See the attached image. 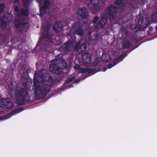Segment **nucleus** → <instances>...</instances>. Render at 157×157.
<instances>
[{
  "mask_svg": "<svg viewBox=\"0 0 157 157\" xmlns=\"http://www.w3.org/2000/svg\"><path fill=\"white\" fill-rule=\"evenodd\" d=\"M124 0H116L114 4L119 7L111 4L106 10L103 15L101 19L100 20L96 25V28L99 29L103 28L106 24L107 21L109 19L110 22L113 24H117L119 21V16L123 12L124 10L127 8H130L131 5L126 2H124ZM105 12H106L105 10Z\"/></svg>",
  "mask_w": 157,
  "mask_h": 157,
  "instance_id": "obj_1",
  "label": "nucleus"
},
{
  "mask_svg": "<svg viewBox=\"0 0 157 157\" xmlns=\"http://www.w3.org/2000/svg\"><path fill=\"white\" fill-rule=\"evenodd\" d=\"M40 77L43 80V85L41 86L34 82V94L37 100L44 98L50 91V87L56 84V80L52 78L48 71L42 69L38 73L36 72L34 75V80Z\"/></svg>",
  "mask_w": 157,
  "mask_h": 157,
  "instance_id": "obj_2",
  "label": "nucleus"
},
{
  "mask_svg": "<svg viewBox=\"0 0 157 157\" xmlns=\"http://www.w3.org/2000/svg\"><path fill=\"white\" fill-rule=\"evenodd\" d=\"M87 47V45L85 44H82L79 46V44L78 43L75 48V50L77 51L79 54L82 53L81 58L83 65L85 66L90 64L92 59V54L91 53L86 52L82 53L86 50Z\"/></svg>",
  "mask_w": 157,
  "mask_h": 157,
  "instance_id": "obj_3",
  "label": "nucleus"
},
{
  "mask_svg": "<svg viewBox=\"0 0 157 157\" xmlns=\"http://www.w3.org/2000/svg\"><path fill=\"white\" fill-rule=\"evenodd\" d=\"M30 91L26 88H20L16 90L15 96L18 104L22 105L30 101L29 92Z\"/></svg>",
  "mask_w": 157,
  "mask_h": 157,
  "instance_id": "obj_4",
  "label": "nucleus"
},
{
  "mask_svg": "<svg viewBox=\"0 0 157 157\" xmlns=\"http://www.w3.org/2000/svg\"><path fill=\"white\" fill-rule=\"evenodd\" d=\"M62 59V58L57 56L55 59L52 60V64L50 65V69L52 72L58 75L63 74L64 66Z\"/></svg>",
  "mask_w": 157,
  "mask_h": 157,
  "instance_id": "obj_5",
  "label": "nucleus"
},
{
  "mask_svg": "<svg viewBox=\"0 0 157 157\" xmlns=\"http://www.w3.org/2000/svg\"><path fill=\"white\" fill-rule=\"evenodd\" d=\"M150 22V21L147 18H143L140 19L138 21L139 26L141 27V30L142 31L144 30L148 26Z\"/></svg>",
  "mask_w": 157,
  "mask_h": 157,
  "instance_id": "obj_6",
  "label": "nucleus"
},
{
  "mask_svg": "<svg viewBox=\"0 0 157 157\" xmlns=\"http://www.w3.org/2000/svg\"><path fill=\"white\" fill-rule=\"evenodd\" d=\"M72 43L68 40L64 43L63 45L61 46L60 49L63 52L64 54H68L70 52L72 46Z\"/></svg>",
  "mask_w": 157,
  "mask_h": 157,
  "instance_id": "obj_7",
  "label": "nucleus"
},
{
  "mask_svg": "<svg viewBox=\"0 0 157 157\" xmlns=\"http://www.w3.org/2000/svg\"><path fill=\"white\" fill-rule=\"evenodd\" d=\"M78 13L82 19L86 18L88 16L89 13L86 8L84 7H80L78 9Z\"/></svg>",
  "mask_w": 157,
  "mask_h": 157,
  "instance_id": "obj_8",
  "label": "nucleus"
},
{
  "mask_svg": "<svg viewBox=\"0 0 157 157\" xmlns=\"http://www.w3.org/2000/svg\"><path fill=\"white\" fill-rule=\"evenodd\" d=\"M127 55V54L125 53L121 54L119 57L113 62V64L112 63H109V64L108 66V68L109 69L111 68L113 66L116 65L117 64L122 61Z\"/></svg>",
  "mask_w": 157,
  "mask_h": 157,
  "instance_id": "obj_9",
  "label": "nucleus"
},
{
  "mask_svg": "<svg viewBox=\"0 0 157 157\" xmlns=\"http://www.w3.org/2000/svg\"><path fill=\"white\" fill-rule=\"evenodd\" d=\"M24 108L23 107H21L18 108L12 111L10 113L9 115H5L4 116L0 117V120H6L9 119L10 117V115H13L15 113H17L23 111Z\"/></svg>",
  "mask_w": 157,
  "mask_h": 157,
  "instance_id": "obj_10",
  "label": "nucleus"
},
{
  "mask_svg": "<svg viewBox=\"0 0 157 157\" xmlns=\"http://www.w3.org/2000/svg\"><path fill=\"white\" fill-rule=\"evenodd\" d=\"M24 108L23 107H21L18 108L12 111L10 113L9 115H5L4 116L0 117V120H6L9 119L10 117V115H13L15 113H17L23 111Z\"/></svg>",
  "mask_w": 157,
  "mask_h": 157,
  "instance_id": "obj_11",
  "label": "nucleus"
},
{
  "mask_svg": "<svg viewBox=\"0 0 157 157\" xmlns=\"http://www.w3.org/2000/svg\"><path fill=\"white\" fill-rule=\"evenodd\" d=\"M63 28V22L61 21H58L54 23L53 26V29L56 33H58Z\"/></svg>",
  "mask_w": 157,
  "mask_h": 157,
  "instance_id": "obj_12",
  "label": "nucleus"
},
{
  "mask_svg": "<svg viewBox=\"0 0 157 157\" xmlns=\"http://www.w3.org/2000/svg\"><path fill=\"white\" fill-rule=\"evenodd\" d=\"M87 6L94 13L98 12L100 10L101 8L98 4L96 3L95 4L91 2L88 3Z\"/></svg>",
  "mask_w": 157,
  "mask_h": 157,
  "instance_id": "obj_13",
  "label": "nucleus"
},
{
  "mask_svg": "<svg viewBox=\"0 0 157 157\" xmlns=\"http://www.w3.org/2000/svg\"><path fill=\"white\" fill-rule=\"evenodd\" d=\"M50 27L48 25H46L44 29L43 34L44 37L48 39L52 38V35L50 33Z\"/></svg>",
  "mask_w": 157,
  "mask_h": 157,
  "instance_id": "obj_14",
  "label": "nucleus"
},
{
  "mask_svg": "<svg viewBox=\"0 0 157 157\" xmlns=\"http://www.w3.org/2000/svg\"><path fill=\"white\" fill-rule=\"evenodd\" d=\"M29 23L26 22L22 23L20 27V31L21 33H22L24 31H27L29 29Z\"/></svg>",
  "mask_w": 157,
  "mask_h": 157,
  "instance_id": "obj_15",
  "label": "nucleus"
},
{
  "mask_svg": "<svg viewBox=\"0 0 157 157\" xmlns=\"http://www.w3.org/2000/svg\"><path fill=\"white\" fill-rule=\"evenodd\" d=\"M132 45V43L130 40H124L122 42V46L123 48H129Z\"/></svg>",
  "mask_w": 157,
  "mask_h": 157,
  "instance_id": "obj_16",
  "label": "nucleus"
},
{
  "mask_svg": "<svg viewBox=\"0 0 157 157\" xmlns=\"http://www.w3.org/2000/svg\"><path fill=\"white\" fill-rule=\"evenodd\" d=\"M5 16H3L1 18V27L2 30H5L6 28L7 20Z\"/></svg>",
  "mask_w": 157,
  "mask_h": 157,
  "instance_id": "obj_17",
  "label": "nucleus"
},
{
  "mask_svg": "<svg viewBox=\"0 0 157 157\" xmlns=\"http://www.w3.org/2000/svg\"><path fill=\"white\" fill-rule=\"evenodd\" d=\"M82 24L79 21L75 22L72 26L73 29L74 30L80 28H82Z\"/></svg>",
  "mask_w": 157,
  "mask_h": 157,
  "instance_id": "obj_18",
  "label": "nucleus"
},
{
  "mask_svg": "<svg viewBox=\"0 0 157 157\" xmlns=\"http://www.w3.org/2000/svg\"><path fill=\"white\" fill-rule=\"evenodd\" d=\"M27 66L26 65H23L19 71L21 75L23 74V75H24L27 74L28 73V69H27Z\"/></svg>",
  "mask_w": 157,
  "mask_h": 157,
  "instance_id": "obj_19",
  "label": "nucleus"
},
{
  "mask_svg": "<svg viewBox=\"0 0 157 157\" xmlns=\"http://www.w3.org/2000/svg\"><path fill=\"white\" fill-rule=\"evenodd\" d=\"M13 23L16 28H18L20 27L22 23V21L19 19L14 20L13 21Z\"/></svg>",
  "mask_w": 157,
  "mask_h": 157,
  "instance_id": "obj_20",
  "label": "nucleus"
},
{
  "mask_svg": "<svg viewBox=\"0 0 157 157\" xmlns=\"http://www.w3.org/2000/svg\"><path fill=\"white\" fill-rule=\"evenodd\" d=\"M23 84L24 87L23 88H26L27 90L30 91L31 86L28 80H25L23 82Z\"/></svg>",
  "mask_w": 157,
  "mask_h": 157,
  "instance_id": "obj_21",
  "label": "nucleus"
},
{
  "mask_svg": "<svg viewBox=\"0 0 157 157\" xmlns=\"http://www.w3.org/2000/svg\"><path fill=\"white\" fill-rule=\"evenodd\" d=\"M9 102L6 99H3L0 101V105H2V107H8Z\"/></svg>",
  "mask_w": 157,
  "mask_h": 157,
  "instance_id": "obj_22",
  "label": "nucleus"
},
{
  "mask_svg": "<svg viewBox=\"0 0 157 157\" xmlns=\"http://www.w3.org/2000/svg\"><path fill=\"white\" fill-rule=\"evenodd\" d=\"M75 33L80 37H82L84 35V31L82 28L75 30Z\"/></svg>",
  "mask_w": 157,
  "mask_h": 157,
  "instance_id": "obj_23",
  "label": "nucleus"
},
{
  "mask_svg": "<svg viewBox=\"0 0 157 157\" xmlns=\"http://www.w3.org/2000/svg\"><path fill=\"white\" fill-rule=\"evenodd\" d=\"M21 13L22 16L27 17L29 15V11L28 9H22L21 10Z\"/></svg>",
  "mask_w": 157,
  "mask_h": 157,
  "instance_id": "obj_24",
  "label": "nucleus"
},
{
  "mask_svg": "<svg viewBox=\"0 0 157 157\" xmlns=\"http://www.w3.org/2000/svg\"><path fill=\"white\" fill-rule=\"evenodd\" d=\"M151 20L152 21L157 23V11L152 14Z\"/></svg>",
  "mask_w": 157,
  "mask_h": 157,
  "instance_id": "obj_25",
  "label": "nucleus"
},
{
  "mask_svg": "<svg viewBox=\"0 0 157 157\" xmlns=\"http://www.w3.org/2000/svg\"><path fill=\"white\" fill-rule=\"evenodd\" d=\"M96 68L92 69L88 68V74L90 75H93L99 71Z\"/></svg>",
  "mask_w": 157,
  "mask_h": 157,
  "instance_id": "obj_26",
  "label": "nucleus"
},
{
  "mask_svg": "<svg viewBox=\"0 0 157 157\" xmlns=\"http://www.w3.org/2000/svg\"><path fill=\"white\" fill-rule=\"evenodd\" d=\"M47 9H45L44 6H42L41 7L40 9V16L41 17H42L44 15V14L45 13Z\"/></svg>",
  "mask_w": 157,
  "mask_h": 157,
  "instance_id": "obj_27",
  "label": "nucleus"
},
{
  "mask_svg": "<svg viewBox=\"0 0 157 157\" xmlns=\"http://www.w3.org/2000/svg\"><path fill=\"white\" fill-rule=\"evenodd\" d=\"M42 40H41V38H40L39 39V40L38 41V43L36 45V46L34 48L33 50V52H34L35 53H37V52H38L39 51V49L40 48H38V47H40V46H38V44L40 43V41H41Z\"/></svg>",
  "mask_w": 157,
  "mask_h": 157,
  "instance_id": "obj_28",
  "label": "nucleus"
},
{
  "mask_svg": "<svg viewBox=\"0 0 157 157\" xmlns=\"http://www.w3.org/2000/svg\"><path fill=\"white\" fill-rule=\"evenodd\" d=\"M50 3L48 0H45L44 2V5L43 6H44L45 9H48L49 8L50 5Z\"/></svg>",
  "mask_w": 157,
  "mask_h": 157,
  "instance_id": "obj_29",
  "label": "nucleus"
},
{
  "mask_svg": "<svg viewBox=\"0 0 157 157\" xmlns=\"http://www.w3.org/2000/svg\"><path fill=\"white\" fill-rule=\"evenodd\" d=\"M74 78V77H73L68 78L65 82L64 83L63 85L65 86L67 84L72 82Z\"/></svg>",
  "mask_w": 157,
  "mask_h": 157,
  "instance_id": "obj_30",
  "label": "nucleus"
},
{
  "mask_svg": "<svg viewBox=\"0 0 157 157\" xmlns=\"http://www.w3.org/2000/svg\"><path fill=\"white\" fill-rule=\"evenodd\" d=\"M88 73V68H80L79 70V73L83 74L86 73Z\"/></svg>",
  "mask_w": 157,
  "mask_h": 157,
  "instance_id": "obj_31",
  "label": "nucleus"
},
{
  "mask_svg": "<svg viewBox=\"0 0 157 157\" xmlns=\"http://www.w3.org/2000/svg\"><path fill=\"white\" fill-rule=\"evenodd\" d=\"M5 7V5L4 3L0 4V13H1L4 10Z\"/></svg>",
  "mask_w": 157,
  "mask_h": 157,
  "instance_id": "obj_32",
  "label": "nucleus"
},
{
  "mask_svg": "<svg viewBox=\"0 0 157 157\" xmlns=\"http://www.w3.org/2000/svg\"><path fill=\"white\" fill-rule=\"evenodd\" d=\"M141 27L140 26L138 25V27L137 25H136L134 28V31L135 32H137L138 30H142L140 29Z\"/></svg>",
  "mask_w": 157,
  "mask_h": 157,
  "instance_id": "obj_33",
  "label": "nucleus"
},
{
  "mask_svg": "<svg viewBox=\"0 0 157 157\" xmlns=\"http://www.w3.org/2000/svg\"><path fill=\"white\" fill-rule=\"evenodd\" d=\"M88 1H89L91 2H95V1H96V0H88ZM98 2H101L102 3H103V4H105L107 0H98Z\"/></svg>",
  "mask_w": 157,
  "mask_h": 157,
  "instance_id": "obj_34",
  "label": "nucleus"
},
{
  "mask_svg": "<svg viewBox=\"0 0 157 157\" xmlns=\"http://www.w3.org/2000/svg\"><path fill=\"white\" fill-rule=\"evenodd\" d=\"M23 3L25 6H27L29 5L30 2V0H23Z\"/></svg>",
  "mask_w": 157,
  "mask_h": 157,
  "instance_id": "obj_35",
  "label": "nucleus"
},
{
  "mask_svg": "<svg viewBox=\"0 0 157 157\" xmlns=\"http://www.w3.org/2000/svg\"><path fill=\"white\" fill-rule=\"evenodd\" d=\"M98 18L99 17L98 16H95L93 20V23L94 24H95L97 22L98 20Z\"/></svg>",
  "mask_w": 157,
  "mask_h": 157,
  "instance_id": "obj_36",
  "label": "nucleus"
},
{
  "mask_svg": "<svg viewBox=\"0 0 157 157\" xmlns=\"http://www.w3.org/2000/svg\"><path fill=\"white\" fill-rule=\"evenodd\" d=\"M80 66L78 64L75 65L74 67V68L76 70H79L80 69Z\"/></svg>",
  "mask_w": 157,
  "mask_h": 157,
  "instance_id": "obj_37",
  "label": "nucleus"
},
{
  "mask_svg": "<svg viewBox=\"0 0 157 157\" xmlns=\"http://www.w3.org/2000/svg\"><path fill=\"white\" fill-rule=\"evenodd\" d=\"M14 10L16 12H18L19 11V8L17 6H16L14 7Z\"/></svg>",
  "mask_w": 157,
  "mask_h": 157,
  "instance_id": "obj_38",
  "label": "nucleus"
},
{
  "mask_svg": "<svg viewBox=\"0 0 157 157\" xmlns=\"http://www.w3.org/2000/svg\"><path fill=\"white\" fill-rule=\"evenodd\" d=\"M80 81V80L77 79H76V80H75V83H78V82H79Z\"/></svg>",
  "mask_w": 157,
  "mask_h": 157,
  "instance_id": "obj_39",
  "label": "nucleus"
},
{
  "mask_svg": "<svg viewBox=\"0 0 157 157\" xmlns=\"http://www.w3.org/2000/svg\"><path fill=\"white\" fill-rule=\"evenodd\" d=\"M107 68L106 67H105V68H104L103 69V71H106V70H107Z\"/></svg>",
  "mask_w": 157,
  "mask_h": 157,
  "instance_id": "obj_40",
  "label": "nucleus"
},
{
  "mask_svg": "<svg viewBox=\"0 0 157 157\" xmlns=\"http://www.w3.org/2000/svg\"><path fill=\"white\" fill-rule=\"evenodd\" d=\"M42 0H36V1L39 3H40L42 2Z\"/></svg>",
  "mask_w": 157,
  "mask_h": 157,
  "instance_id": "obj_41",
  "label": "nucleus"
},
{
  "mask_svg": "<svg viewBox=\"0 0 157 157\" xmlns=\"http://www.w3.org/2000/svg\"><path fill=\"white\" fill-rule=\"evenodd\" d=\"M9 89H10V92H12L13 91L12 88L10 87Z\"/></svg>",
  "mask_w": 157,
  "mask_h": 157,
  "instance_id": "obj_42",
  "label": "nucleus"
},
{
  "mask_svg": "<svg viewBox=\"0 0 157 157\" xmlns=\"http://www.w3.org/2000/svg\"><path fill=\"white\" fill-rule=\"evenodd\" d=\"M134 40H135V41H136V42L137 43L138 42V41H137V40L136 39H135V40H133V41H134Z\"/></svg>",
  "mask_w": 157,
  "mask_h": 157,
  "instance_id": "obj_43",
  "label": "nucleus"
},
{
  "mask_svg": "<svg viewBox=\"0 0 157 157\" xmlns=\"http://www.w3.org/2000/svg\"><path fill=\"white\" fill-rule=\"evenodd\" d=\"M152 29V27H150V30L151 31Z\"/></svg>",
  "mask_w": 157,
  "mask_h": 157,
  "instance_id": "obj_44",
  "label": "nucleus"
},
{
  "mask_svg": "<svg viewBox=\"0 0 157 157\" xmlns=\"http://www.w3.org/2000/svg\"><path fill=\"white\" fill-rule=\"evenodd\" d=\"M138 46H136V47H135V48H133L132 49V50H133L134 49H135L136 48H137V47H138Z\"/></svg>",
  "mask_w": 157,
  "mask_h": 157,
  "instance_id": "obj_45",
  "label": "nucleus"
},
{
  "mask_svg": "<svg viewBox=\"0 0 157 157\" xmlns=\"http://www.w3.org/2000/svg\"><path fill=\"white\" fill-rule=\"evenodd\" d=\"M155 29L157 31V25L156 26Z\"/></svg>",
  "mask_w": 157,
  "mask_h": 157,
  "instance_id": "obj_46",
  "label": "nucleus"
},
{
  "mask_svg": "<svg viewBox=\"0 0 157 157\" xmlns=\"http://www.w3.org/2000/svg\"><path fill=\"white\" fill-rule=\"evenodd\" d=\"M98 36V35L97 34H96V38Z\"/></svg>",
  "mask_w": 157,
  "mask_h": 157,
  "instance_id": "obj_47",
  "label": "nucleus"
},
{
  "mask_svg": "<svg viewBox=\"0 0 157 157\" xmlns=\"http://www.w3.org/2000/svg\"><path fill=\"white\" fill-rule=\"evenodd\" d=\"M20 45H19V46H18V47H19H19H20Z\"/></svg>",
  "mask_w": 157,
  "mask_h": 157,
  "instance_id": "obj_48",
  "label": "nucleus"
}]
</instances>
